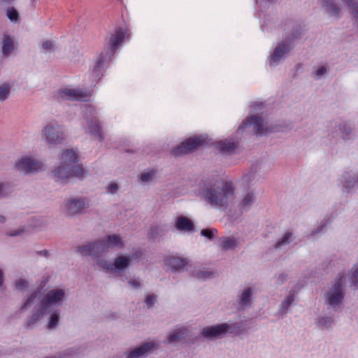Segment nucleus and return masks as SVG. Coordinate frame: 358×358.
<instances>
[{"label":"nucleus","mask_w":358,"mask_h":358,"mask_svg":"<svg viewBox=\"0 0 358 358\" xmlns=\"http://www.w3.org/2000/svg\"><path fill=\"white\" fill-rule=\"evenodd\" d=\"M50 315L48 318L47 328L50 330L55 329L60 322L61 310L59 309L50 310Z\"/></svg>","instance_id":"26"},{"label":"nucleus","mask_w":358,"mask_h":358,"mask_svg":"<svg viewBox=\"0 0 358 358\" xmlns=\"http://www.w3.org/2000/svg\"><path fill=\"white\" fill-rule=\"evenodd\" d=\"M216 234H217V230L215 228H205L201 229L200 232L201 236L210 241H212L215 238Z\"/></svg>","instance_id":"39"},{"label":"nucleus","mask_w":358,"mask_h":358,"mask_svg":"<svg viewBox=\"0 0 358 358\" xmlns=\"http://www.w3.org/2000/svg\"><path fill=\"white\" fill-rule=\"evenodd\" d=\"M229 328L226 324H217L206 326L201 331L200 335L202 338L209 340L215 341L221 339L226 336V331Z\"/></svg>","instance_id":"12"},{"label":"nucleus","mask_w":358,"mask_h":358,"mask_svg":"<svg viewBox=\"0 0 358 358\" xmlns=\"http://www.w3.org/2000/svg\"><path fill=\"white\" fill-rule=\"evenodd\" d=\"M196 195L212 206L219 207V180L212 176H203L198 182Z\"/></svg>","instance_id":"6"},{"label":"nucleus","mask_w":358,"mask_h":358,"mask_svg":"<svg viewBox=\"0 0 358 358\" xmlns=\"http://www.w3.org/2000/svg\"><path fill=\"white\" fill-rule=\"evenodd\" d=\"M79 156L73 149L64 150L60 165L52 171L55 180L64 185L73 177L83 180L86 171L83 164H77Z\"/></svg>","instance_id":"2"},{"label":"nucleus","mask_w":358,"mask_h":358,"mask_svg":"<svg viewBox=\"0 0 358 358\" xmlns=\"http://www.w3.org/2000/svg\"><path fill=\"white\" fill-rule=\"evenodd\" d=\"M48 283V280H43L41 281L36 289L34 290L35 292H36L38 295H40L41 297L43 295V292L45 289V286Z\"/></svg>","instance_id":"48"},{"label":"nucleus","mask_w":358,"mask_h":358,"mask_svg":"<svg viewBox=\"0 0 358 358\" xmlns=\"http://www.w3.org/2000/svg\"><path fill=\"white\" fill-rule=\"evenodd\" d=\"M107 189L109 193L115 194L119 189V185H117V183L112 182L108 185Z\"/></svg>","instance_id":"52"},{"label":"nucleus","mask_w":358,"mask_h":358,"mask_svg":"<svg viewBox=\"0 0 358 358\" xmlns=\"http://www.w3.org/2000/svg\"><path fill=\"white\" fill-rule=\"evenodd\" d=\"M300 66H301V64H297L296 65V69H299L300 68Z\"/></svg>","instance_id":"64"},{"label":"nucleus","mask_w":358,"mask_h":358,"mask_svg":"<svg viewBox=\"0 0 358 358\" xmlns=\"http://www.w3.org/2000/svg\"><path fill=\"white\" fill-rule=\"evenodd\" d=\"M41 296L38 295L34 291L32 292L27 298V299L24 301L22 305L21 306L20 310L23 312L29 308L37 299H41Z\"/></svg>","instance_id":"32"},{"label":"nucleus","mask_w":358,"mask_h":358,"mask_svg":"<svg viewBox=\"0 0 358 358\" xmlns=\"http://www.w3.org/2000/svg\"><path fill=\"white\" fill-rule=\"evenodd\" d=\"M287 278V275L285 273H280L276 279V284L280 285L285 282Z\"/></svg>","instance_id":"55"},{"label":"nucleus","mask_w":358,"mask_h":358,"mask_svg":"<svg viewBox=\"0 0 358 358\" xmlns=\"http://www.w3.org/2000/svg\"><path fill=\"white\" fill-rule=\"evenodd\" d=\"M124 247V242L118 234L106 235L99 240H95L87 245H78L76 251L82 255L101 259L109 248Z\"/></svg>","instance_id":"5"},{"label":"nucleus","mask_w":358,"mask_h":358,"mask_svg":"<svg viewBox=\"0 0 358 358\" xmlns=\"http://www.w3.org/2000/svg\"><path fill=\"white\" fill-rule=\"evenodd\" d=\"M253 200H254L253 193L252 192L247 193L240 203L241 208L244 210L245 211H248L250 208V206L252 204Z\"/></svg>","instance_id":"34"},{"label":"nucleus","mask_w":358,"mask_h":358,"mask_svg":"<svg viewBox=\"0 0 358 358\" xmlns=\"http://www.w3.org/2000/svg\"><path fill=\"white\" fill-rule=\"evenodd\" d=\"M263 103L260 101L252 102L250 105V107L253 109V110H260L263 108Z\"/></svg>","instance_id":"54"},{"label":"nucleus","mask_w":358,"mask_h":358,"mask_svg":"<svg viewBox=\"0 0 358 358\" xmlns=\"http://www.w3.org/2000/svg\"><path fill=\"white\" fill-rule=\"evenodd\" d=\"M127 257H130L131 261L136 259H141L143 257V253L141 250L135 251L134 253L131 255H126Z\"/></svg>","instance_id":"53"},{"label":"nucleus","mask_w":358,"mask_h":358,"mask_svg":"<svg viewBox=\"0 0 358 358\" xmlns=\"http://www.w3.org/2000/svg\"><path fill=\"white\" fill-rule=\"evenodd\" d=\"M188 334V330L186 327H181L174 329L167 336L168 343H174L176 342L185 339Z\"/></svg>","instance_id":"23"},{"label":"nucleus","mask_w":358,"mask_h":358,"mask_svg":"<svg viewBox=\"0 0 358 358\" xmlns=\"http://www.w3.org/2000/svg\"><path fill=\"white\" fill-rule=\"evenodd\" d=\"M207 138L206 134L189 136L173 147L171 150V154L175 157L192 154L208 144Z\"/></svg>","instance_id":"7"},{"label":"nucleus","mask_w":358,"mask_h":358,"mask_svg":"<svg viewBox=\"0 0 358 358\" xmlns=\"http://www.w3.org/2000/svg\"><path fill=\"white\" fill-rule=\"evenodd\" d=\"M294 300V295L292 293H289V295L286 297L285 300L281 304L282 311H286L293 303Z\"/></svg>","instance_id":"43"},{"label":"nucleus","mask_w":358,"mask_h":358,"mask_svg":"<svg viewBox=\"0 0 358 358\" xmlns=\"http://www.w3.org/2000/svg\"><path fill=\"white\" fill-rule=\"evenodd\" d=\"M131 263V258L122 254L117 255L113 263H110L103 259H98L96 260V265L105 269L106 272H115L117 273L124 271L129 268Z\"/></svg>","instance_id":"10"},{"label":"nucleus","mask_w":358,"mask_h":358,"mask_svg":"<svg viewBox=\"0 0 358 358\" xmlns=\"http://www.w3.org/2000/svg\"><path fill=\"white\" fill-rule=\"evenodd\" d=\"M64 208L67 214L70 216L81 214L83 210L88 208L83 198L73 197L66 201Z\"/></svg>","instance_id":"14"},{"label":"nucleus","mask_w":358,"mask_h":358,"mask_svg":"<svg viewBox=\"0 0 358 358\" xmlns=\"http://www.w3.org/2000/svg\"><path fill=\"white\" fill-rule=\"evenodd\" d=\"M59 131L57 125L47 124L42 131V136L45 137L46 142L52 145H57L62 143L64 138Z\"/></svg>","instance_id":"15"},{"label":"nucleus","mask_w":358,"mask_h":358,"mask_svg":"<svg viewBox=\"0 0 358 358\" xmlns=\"http://www.w3.org/2000/svg\"><path fill=\"white\" fill-rule=\"evenodd\" d=\"M327 68L326 66H320L315 71V74L317 78L315 79H319L322 76H323L325 73H327Z\"/></svg>","instance_id":"50"},{"label":"nucleus","mask_w":358,"mask_h":358,"mask_svg":"<svg viewBox=\"0 0 358 358\" xmlns=\"http://www.w3.org/2000/svg\"><path fill=\"white\" fill-rule=\"evenodd\" d=\"M346 3L349 8L351 9V14L357 24V29L358 30V3L353 0H346Z\"/></svg>","instance_id":"37"},{"label":"nucleus","mask_w":358,"mask_h":358,"mask_svg":"<svg viewBox=\"0 0 358 358\" xmlns=\"http://www.w3.org/2000/svg\"><path fill=\"white\" fill-rule=\"evenodd\" d=\"M302 36V27L300 24L294 27L289 35L285 37V41L292 45L294 40H297L301 38Z\"/></svg>","instance_id":"31"},{"label":"nucleus","mask_w":358,"mask_h":358,"mask_svg":"<svg viewBox=\"0 0 358 358\" xmlns=\"http://www.w3.org/2000/svg\"><path fill=\"white\" fill-rule=\"evenodd\" d=\"M350 282L355 289H358V264L354 265L350 273Z\"/></svg>","instance_id":"36"},{"label":"nucleus","mask_w":358,"mask_h":358,"mask_svg":"<svg viewBox=\"0 0 358 358\" xmlns=\"http://www.w3.org/2000/svg\"><path fill=\"white\" fill-rule=\"evenodd\" d=\"M341 182L344 191L349 193L357 184V178H356L354 174L345 171L341 176Z\"/></svg>","instance_id":"21"},{"label":"nucleus","mask_w":358,"mask_h":358,"mask_svg":"<svg viewBox=\"0 0 358 358\" xmlns=\"http://www.w3.org/2000/svg\"><path fill=\"white\" fill-rule=\"evenodd\" d=\"M10 86L8 83L0 85V101H6L10 92Z\"/></svg>","instance_id":"40"},{"label":"nucleus","mask_w":358,"mask_h":358,"mask_svg":"<svg viewBox=\"0 0 358 358\" xmlns=\"http://www.w3.org/2000/svg\"><path fill=\"white\" fill-rule=\"evenodd\" d=\"M157 173V170L152 169L147 172L141 174L140 180L143 182H150L153 180Z\"/></svg>","instance_id":"42"},{"label":"nucleus","mask_w":358,"mask_h":358,"mask_svg":"<svg viewBox=\"0 0 358 358\" xmlns=\"http://www.w3.org/2000/svg\"><path fill=\"white\" fill-rule=\"evenodd\" d=\"M128 283L136 289L141 288L142 287L141 283L138 280L136 279H130L128 281Z\"/></svg>","instance_id":"56"},{"label":"nucleus","mask_w":358,"mask_h":358,"mask_svg":"<svg viewBox=\"0 0 358 358\" xmlns=\"http://www.w3.org/2000/svg\"><path fill=\"white\" fill-rule=\"evenodd\" d=\"M294 237L292 231H287L283 234V236L278 240V241L273 245V248L275 250H280L283 246L289 244Z\"/></svg>","instance_id":"29"},{"label":"nucleus","mask_w":358,"mask_h":358,"mask_svg":"<svg viewBox=\"0 0 358 358\" xmlns=\"http://www.w3.org/2000/svg\"><path fill=\"white\" fill-rule=\"evenodd\" d=\"M14 42L10 36L4 35L2 40L1 52L4 57L9 56L14 50Z\"/></svg>","instance_id":"27"},{"label":"nucleus","mask_w":358,"mask_h":358,"mask_svg":"<svg viewBox=\"0 0 358 358\" xmlns=\"http://www.w3.org/2000/svg\"><path fill=\"white\" fill-rule=\"evenodd\" d=\"M339 131L341 134V138L344 141L352 140V132L355 129V126L350 122H345L339 126Z\"/></svg>","instance_id":"25"},{"label":"nucleus","mask_w":358,"mask_h":358,"mask_svg":"<svg viewBox=\"0 0 358 358\" xmlns=\"http://www.w3.org/2000/svg\"><path fill=\"white\" fill-rule=\"evenodd\" d=\"M238 134H242L236 131V134H231L227 138L215 141L214 147L223 155H234L240 144L241 138L237 136Z\"/></svg>","instance_id":"11"},{"label":"nucleus","mask_w":358,"mask_h":358,"mask_svg":"<svg viewBox=\"0 0 358 358\" xmlns=\"http://www.w3.org/2000/svg\"><path fill=\"white\" fill-rule=\"evenodd\" d=\"M159 345L155 341L143 342L135 348H129L120 356L113 358H143L157 350Z\"/></svg>","instance_id":"9"},{"label":"nucleus","mask_w":358,"mask_h":358,"mask_svg":"<svg viewBox=\"0 0 358 358\" xmlns=\"http://www.w3.org/2000/svg\"><path fill=\"white\" fill-rule=\"evenodd\" d=\"M322 6L330 16H337L340 13L341 9L334 0H324Z\"/></svg>","instance_id":"28"},{"label":"nucleus","mask_w":358,"mask_h":358,"mask_svg":"<svg viewBox=\"0 0 358 358\" xmlns=\"http://www.w3.org/2000/svg\"><path fill=\"white\" fill-rule=\"evenodd\" d=\"M4 282V273L3 270L0 268V287H1Z\"/></svg>","instance_id":"59"},{"label":"nucleus","mask_w":358,"mask_h":358,"mask_svg":"<svg viewBox=\"0 0 358 358\" xmlns=\"http://www.w3.org/2000/svg\"><path fill=\"white\" fill-rule=\"evenodd\" d=\"M221 245L225 250H229L233 249L236 245V243L234 237H225Z\"/></svg>","instance_id":"41"},{"label":"nucleus","mask_w":358,"mask_h":358,"mask_svg":"<svg viewBox=\"0 0 358 358\" xmlns=\"http://www.w3.org/2000/svg\"><path fill=\"white\" fill-rule=\"evenodd\" d=\"M164 262L166 266L170 267L173 273L182 271L188 264L187 259L177 256H166Z\"/></svg>","instance_id":"17"},{"label":"nucleus","mask_w":358,"mask_h":358,"mask_svg":"<svg viewBox=\"0 0 358 358\" xmlns=\"http://www.w3.org/2000/svg\"><path fill=\"white\" fill-rule=\"evenodd\" d=\"M252 294L253 289L251 287L245 288L237 299L238 305L242 308L250 306Z\"/></svg>","instance_id":"24"},{"label":"nucleus","mask_w":358,"mask_h":358,"mask_svg":"<svg viewBox=\"0 0 358 358\" xmlns=\"http://www.w3.org/2000/svg\"><path fill=\"white\" fill-rule=\"evenodd\" d=\"M334 324V320L330 316H322L317 319V324L320 327H324L327 330L332 329V325Z\"/></svg>","instance_id":"33"},{"label":"nucleus","mask_w":358,"mask_h":358,"mask_svg":"<svg viewBox=\"0 0 358 358\" xmlns=\"http://www.w3.org/2000/svg\"><path fill=\"white\" fill-rule=\"evenodd\" d=\"M235 188L231 182H224L221 187L219 185V199H222V203L219 207H225L228 205L229 198L234 194Z\"/></svg>","instance_id":"18"},{"label":"nucleus","mask_w":358,"mask_h":358,"mask_svg":"<svg viewBox=\"0 0 358 358\" xmlns=\"http://www.w3.org/2000/svg\"><path fill=\"white\" fill-rule=\"evenodd\" d=\"M148 308H152L157 302V296L154 294H148L144 301Z\"/></svg>","instance_id":"44"},{"label":"nucleus","mask_w":358,"mask_h":358,"mask_svg":"<svg viewBox=\"0 0 358 358\" xmlns=\"http://www.w3.org/2000/svg\"><path fill=\"white\" fill-rule=\"evenodd\" d=\"M42 48L44 50H51L53 48L52 41L50 40L45 41L42 44Z\"/></svg>","instance_id":"57"},{"label":"nucleus","mask_w":358,"mask_h":358,"mask_svg":"<svg viewBox=\"0 0 358 358\" xmlns=\"http://www.w3.org/2000/svg\"><path fill=\"white\" fill-rule=\"evenodd\" d=\"M14 0H2V1L9 4L10 3H12Z\"/></svg>","instance_id":"62"},{"label":"nucleus","mask_w":358,"mask_h":358,"mask_svg":"<svg viewBox=\"0 0 358 358\" xmlns=\"http://www.w3.org/2000/svg\"><path fill=\"white\" fill-rule=\"evenodd\" d=\"M64 289L55 288L49 290L41 298L38 303L34 307L31 315L27 317L24 327L27 329H33L35 324L44 315L50 313L54 307H59L66 301Z\"/></svg>","instance_id":"1"},{"label":"nucleus","mask_w":358,"mask_h":358,"mask_svg":"<svg viewBox=\"0 0 358 358\" xmlns=\"http://www.w3.org/2000/svg\"><path fill=\"white\" fill-rule=\"evenodd\" d=\"M24 231L25 230L24 228H21V229H15V230H12L8 232L6 234V235L10 237L21 236L24 233Z\"/></svg>","instance_id":"51"},{"label":"nucleus","mask_w":358,"mask_h":358,"mask_svg":"<svg viewBox=\"0 0 358 358\" xmlns=\"http://www.w3.org/2000/svg\"><path fill=\"white\" fill-rule=\"evenodd\" d=\"M63 94L69 97L70 99L79 100L82 97L83 92L79 90L64 89L62 91Z\"/></svg>","instance_id":"38"},{"label":"nucleus","mask_w":358,"mask_h":358,"mask_svg":"<svg viewBox=\"0 0 358 358\" xmlns=\"http://www.w3.org/2000/svg\"><path fill=\"white\" fill-rule=\"evenodd\" d=\"M161 232V227L157 225L152 226L148 233L150 238L155 239Z\"/></svg>","instance_id":"46"},{"label":"nucleus","mask_w":358,"mask_h":358,"mask_svg":"<svg viewBox=\"0 0 358 358\" xmlns=\"http://www.w3.org/2000/svg\"><path fill=\"white\" fill-rule=\"evenodd\" d=\"M88 129L90 134L101 142L104 140V136L101 131V127L97 121H92L88 124Z\"/></svg>","instance_id":"30"},{"label":"nucleus","mask_w":358,"mask_h":358,"mask_svg":"<svg viewBox=\"0 0 358 358\" xmlns=\"http://www.w3.org/2000/svg\"><path fill=\"white\" fill-rule=\"evenodd\" d=\"M253 127V130L257 135L262 136L265 132L270 134L287 132L293 128L292 122L286 121H280L270 125L265 126L262 117L258 114L248 115L245 118L240 126L237 129L238 133L244 134L246 132V129Z\"/></svg>","instance_id":"4"},{"label":"nucleus","mask_w":358,"mask_h":358,"mask_svg":"<svg viewBox=\"0 0 358 358\" xmlns=\"http://www.w3.org/2000/svg\"><path fill=\"white\" fill-rule=\"evenodd\" d=\"M345 294V277L344 275L338 276L324 294L326 303L336 310L338 307L343 306Z\"/></svg>","instance_id":"8"},{"label":"nucleus","mask_w":358,"mask_h":358,"mask_svg":"<svg viewBox=\"0 0 358 358\" xmlns=\"http://www.w3.org/2000/svg\"><path fill=\"white\" fill-rule=\"evenodd\" d=\"M213 275V273L209 271H199L196 273V276L199 279H206L211 278Z\"/></svg>","instance_id":"49"},{"label":"nucleus","mask_w":358,"mask_h":358,"mask_svg":"<svg viewBox=\"0 0 358 358\" xmlns=\"http://www.w3.org/2000/svg\"><path fill=\"white\" fill-rule=\"evenodd\" d=\"M127 31L125 29L117 27L104 46V51L101 52L95 63L92 70L94 79L99 80L103 76V71L106 64H108L115 55L119 46L124 42Z\"/></svg>","instance_id":"3"},{"label":"nucleus","mask_w":358,"mask_h":358,"mask_svg":"<svg viewBox=\"0 0 358 358\" xmlns=\"http://www.w3.org/2000/svg\"><path fill=\"white\" fill-rule=\"evenodd\" d=\"M291 45L286 41L278 43L270 56V66H277L280 61H284L292 49Z\"/></svg>","instance_id":"13"},{"label":"nucleus","mask_w":358,"mask_h":358,"mask_svg":"<svg viewBox=\"0 0 358 358\" xmlns=\"http://www.w3.org/2000/svg\"><path fill=\"white\" fill-rule=\"evenodd\" d=\"M175 228L180 231H195L194 223L191 219L185 215H180L176 218L175 222Z\"/></svg>","instance_id":"19"},{"label":"nucleus","mask_w":358,"mask_h":358,"mask_svg":"<svg viewBox=\"0 0 358 358\" xmlns=\"http://www.w3.org/2000/svg\"><path fill=\"white\" fill-rule=\"evenodd\" d=\"M41 162L31 157H24L16 164V168L19 171L29 173L38 171L41 169Z\"/></svg>","instance_id":"16"},{"label":"nucleus","mask_w":358,"mask_h":358,"mask_svg":"<svg viewBox=\"0 0 358 358\" xmlns=\"http://www.w3.org/2000/svg\"><path fill=\"white\" fill-rule=\"evenodd\" d=\"M86 345H78L67 348L59 352V358H80L85 355Z\"/></svg>","instance_id":"20"},{"label":"nucleus","mask_w":358,"mask_h":358,"mask_svg":"<svg viewBox=\"0 0 358 358\" xmlns=\"http://www.w3.org/2000/svg\"><path fill=\"white\" fill-rule=\"evenodd\" d=\"M29 287V282L27 280L20 278L15 281V287L18 291H23Z\"/></svg>","instance_id":"47"},{"label":"nucleus","mask_w":358,"mask_h":358,"mask_svg":"<svg viewBox=\"0 0 358 358\" xmlns=\"http://www.w3.org/2000/svg\"><path fill=\"white\" fill-rule=\"evenodd\" d=\"M35 2H36V0H31V5H32L33 6H35Z\"/></svg>","instance_id":"63"},{"label":"nucleus","mask_w":358,"mask_h":358,"mask_svg":"<svg viewBox=\"0 0 358 358\" xmlns=\"http://www.w3.org/2000/svg\"><path fill=\"white\" fill-rule=\"evenodd\" d=\"M331 222V220L329 217H325L322 220L320 226L317 227L316 229L312 231V235H315L318 233H320L323 231V229L327 226L329 225Z\"/></svg>","instance_id":"45"},{"label":"nucleus","mask_w":358,"mask_h":358,"mask_svg":"<svg viewBox=\"0 0 358 358\" xmlns=\"http://www.w3.org/2000/svg\"><path fill=\"white\" fill-rule=\"evenodd\" d=\"M6 221V218L5 216L0 215V224H3Z\"/></svg>","instance_id":"60"},{"label":"nucleus","mask_w":358,"mask_h":358,"mask_svg":"<svg viewBox=\"0 0 358 358\" xmlns=\"http://www.w3.org/2000/svg\"><path fill=\"white\" fill-rule=\"evenodd\" d=\"M6 17L13 23H18L20 21V13L15 7H10L6 10Z\"/></svg>","instance_id":"35"},{"label":"nucleus","mask_w":358,"mask_h":358,"mask_svg":"<svg viewBox=\"0 0 358 358\" xmlns=\"http://www.w3.org/2000/svg\"><path fill=\"white\" fill-rule=\"evenodd\" d=\"M37 254L38 255H41L45 257H48L49 256V252L47 250H42L37 252Z\"/></svg>","instance_id":"58"},{"label":"nucleus","mask_w":358,"mask_h":358,"mask_svg":"<svg viewBox=\"0 0 358 358\" xmlns=\"http://www.w3.org/2000/svg\"><path fill=\"white\" fill-rule=\"evenodd\" d=\"M3 189H4V185L3 183H0V196L3 195Z\"/></svg>","instance_id":"61"},{"label":"nucleus","mask_w":358,"mask_h":358,"mask_svg":"<svg viewBox=\"0 0 358 358\" xmlns=\"http://www.w3.org/2000/svg\"><path fill=\"white\" fill-rule=\"evenodd\" d=\"M229 327L226 331V336L229 334H234L236 336H241L247 333V329L244 327L245 324L243 321L235 322L232 324L228 322H222Z\"/></svg>","instance_id":"22"}]
</instances>
